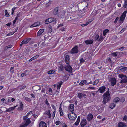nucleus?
<instances>
[{
    "label": "nucleus",
    "instance_id": "nucleus-39",
    "mask_svg": "<svg viewBox=\"0 0 127 127\" xmlns=\"http://www.w3.org/2000/svg\"><path fill=\"white\" fill-rule=\"evenodd\" d=\"M120 100V98L118 97H116L114 99V102H118Z\"/></svg>",
    "mask_w": 127,
    "mask_h": 127
},
{
    "label": "nucleus",
    "instance_id": "nucleus-24",
    "mask_svg": "<svg viewBox=\"0 0 127 127\" xmlns=\"http://www.w3.org/2000/svg\"><path fill=\"white\" fill-rule=\"evenodd\" d=\"M16 106H14V107H11L8 109H7L5 111L6 112H8L12 111L14 110L15 109V107H16Z\"/></svg>",
    "mask_w": 127,
    "mask_h": 127
},
{
    "label": "nucleus",
    "instance_id": "nucleus-40",
    "mask_svg": "<svg viewBox=\"0 0 127 127\" xmlns=\"http://www.w3.org/2000/svg\"><path fill=\"white\" fill-rule=\"evenodd\" d=\"M109 30L106 29L103 32V35L104 36H105L106 34L108 32Z\"/></svg>",
    "mask_w": 127,
    "mask_h": 127
},
{
    "label": "nucleus",
    "instance_id": "nucleus-21",
    "mask_svg": "<svg viewBox=\"0 0 127 127\" xmlns=\"http://www.w3.org/2000/svg\"><path fill=\"white\" fill-rule=\"evenodd\" d=\"M74 105L73 104H70L69 107V110L71 112H73L74 110Z\"/></svg>",
    "mask_w": 127,
    "mask_h": 127
},
{
    "label": "nucleus",
    "instance_id": "nucleus-15",
    "mask_svg": "<svg viewBox=\"0 0 127 127\" xmlns=\"http://www.w3.org/2000/svg\"><path fill=\"white\" fill-rule=\"evenodd\" d=\"M105 89L106 88L105 86H102L99 88L98 91L100 93H102L105 91Z\"/></svg>",
    "mask_w": 127,
    "mask_h": 127
},
{
    "label": "nucleus",
    "instance_id": "nucleus-4",
    "mask_svg": "<svg viewBox=\"0 0 127 127\" xmlns=\"http://www.w3.org/2000/svg\"><path fill=\"white\" fill-rule=\"evenodd\" d=\"M69 119L71 120H75L77 117L76 115L74 113H71L69 114L68 116Z\"/></svg>",
    "mask_w": 127,
    "mask_h": 127
},
{
    "label": "nucleus",
    "instance_id": "nucleus-29",
    "mask_svg": "<svg viewBox=\"0 0 127 127\" xmlns=\"http://www.w3.org/2000/svg\"><path fill=\"white\" fill-rule=\"evenodd\" d=\"M80 116H78V117L77 121L75 123V125L77 126L78 125V124L80 121Z\"/></svg>",
    "mask_w": 127,
    "mask_h": 127
},
{
    "label": "nucleus",
    "instance_id": "nucleus-6",
    "mask_svg": "<svg viewBox=\"0 0 127 127\" xmlns=\"http://www.w3.org/2000/svg\"><path fill=\"white\" fill-rule=\"evenodd\" d=\"M64 68L66 71L68 72L71 73L72 72V68L69 64H67L66 65H65Z\"/></svg>",
    "mask_w": 127,
    "mask_h": 127
},
{
    "label": "nucleus",
    "instance_id": "nucleus-46",
    "mask_svg": "<svg viewBox=\"0 0 127 127\" xmlns=\"http://www.w3.org/2000/svg\"><path fill=\"white\" fill-rule=\"evenodd\" d=\"M14 67H11V68L10 70V72L11 73H13L14 72Z\"/></svg>",
    "mask_w": 127,
    "mask_h": 127
},
{
    "label": "nucleus",
    "instance_id": "nucleus-2",
    "mask_svg": "<svg viewBox=\"0 0 127 127\" xmlns=\"http://www.w3.org/2000/svg\"><path fill=\"white\" fill-rule=\"evenodd\" d=\"M23 123L21 124L19 127H25L27 126L31 122V121L29 118L24 119Z\"/></svg>",
    "mask_w": 127,
    "mask_h": 127
},
{
    "label": "nucleus",
    "instance_id": "nucleus-28",
    "mask_svg": "<svg viewBox=\"0 0 127 127\" xmlns=\"http://www.w3.org/2000/svg\"><path fill=\"white\" fill-rule=\"evenodd\" d=\"M58 8L57 7L55 8L53 12L54 15H56L57 14L58 11Z\"/></svg>",
    "mask_w": 127,
    "mask_h": 127
},
{
    "label": "nucleus",
    "instance_id": "nucleus-14",
    "mask_svg": "<svg viewBox=\"0 0 127 127\" xmlns=\"http://www.w3.org/2000/svg\"><path fill=\"white\" fill-rule=\"evenodd\" d=\"M93 39H94L95 41L97 40L99 41V36L97 34L95 33L93 36Z\"/></svg>",
    "mask_w": 127,
    "mask_h": 127
},
{
    "label": "nucleus",
    "instance_id": "nucleus-34",
    "mask_svg": "<svg viewBox=\"0 0 127 127\" xmlns=\"http://www.w3.org/2000/svg\"><path fill=\"white\" fill-rule=\"evenodd\" d=\"M23 98H24V99L27 101L28 102H31V99L30 98L25 97H24Z\"/></svg>",
    "mask_w": 127,
    "mask_h": 127
},
{
    "label": "nucleus",
    "instance_id": "nucleus-55",
    "mask_svg": "<svg viewBox=\"0 0 127 127\" xmlns=\"http://www.w3.org/2000/svg\"><path fill=\"white\" fill-rule=\"evenodd\" d=\"M11 47V45H9L8 46H6V49H8L9 48H10Z\"/></svg>",
    "mask_w": 127,
    "mask_h": 127
},
{
    "label": "nucleus",
    "instance_id": "nucleus-17",
    "mask_svg": "<svg viewBox=\"0 0 127 127\" xmlns=\"http://www.w3.org/2000/svg\"><path fill=\"white\" fill-rule=\"evenodd\" d=\"M39 127H47L46 123L44 122L41 121L39 124Z\"/></svg>",
    "mask_w": 127,
    "mask_h": 127
},
{
    "label": "nucleus",
    "instance_id": "nucleus-12",
    "mask_svg": "<svg viewBox=\"0 0 127 127\" xmlns=\"http://www.w3.org/2000/svg\"><path fill=\"white\" fill-rule=\"evenodd\" d=\"M126 126V124L123 122H119L118 124V127H124Z\"/></svg>",
    "mask_w": 127,
    "mask_h": 127
},
{
    "label": "nucleus",
    "instance_id": "nucleus-35",
    "mask_svg": "<svg viewBox=\"0 0 127 127\" xmlns=\"http://www.w3.org/2000/svg\"><path fill=\"white\" fill-rule=\"evenodd\" d=\"M127 67H121L119 69V70H122L123 71H125L127 70Z\"/></svg>",
    "mask_w": 127,
    "mask_h": 127
},
{
    "label": "nucleus",
    "instance_id": "nucleus-26",
    "mask_svg": "<svg viewBox=\"0 0 127 127\" xmlns=\"http://www.w3.org/2000/svg\"><path fill=\"white\" fill-rule=\"evenodd\" d=\"M44 114L48 116V117L49 118L51 117V114L50 113V111L49 110L46 111L45 112Z\"/></svg>",
    "mask_w": 127,
    "mask_h": 127
},
{
    "label": "nucleus",
    "instance_id": "nucleus-54",
    "mask_svg": "<svg viewBox=\"0 0 127 127\" xmlns=\"http://www.w3.org/2000/svg\"><path fill=\"white\" fill-rule=\"evenodd\" d=\"M26 87V86H23L22 87H21V88H20V90H22L23 89H24Z\"/></svg>",
    "mask_w": 127,
    "mask_h": 127
},
{
    "label": "nucleus",
    "instance_id": "nucleus-22",
    "mask_svg": "<svg viewBox=\"0 0 127 127\" xmlns=\"http://www.w3.org/2000/svg\"><path fill=\"white\" fill-rule=\"evenodd\" d=\"M44 31V29H40L37 33V35L38 36L40 35Z\"/></svg>",
    "mask_w": 127,
    "mask_h": 127
},
{
    "label": "nucleus",
    "instance_id": "nucleus-48",
    "mask_svg": "<svg viewBox=\"0 0 127 127\" xmlns=\"http://www.w3.org/2000/svg\"><path fill=\"white\" fill-rule=\"evenodd\" d=\"M27 74H26V73H22L21 75V77H23L24 76H27Z\"/></svg>",
    "mask_w": 127,
    "mask_h": 127
},
{
    "label": "nucleus",
    "instance_id": "nucleus-7",
    "mask_svg": "<svg viewBox=\"0 0 127 127\" xmlns=\"http://www.w3.org/2000/svg\"><path fill=\"white\" fill-rule=\"evenodd\" d=\"M78 52V46H75L71 50V53L72 54H75L77 53Z\"/></svg>",
    "mask_w": 127,
    "mask_h": 127
},
{
    "label": "nucleus",
    "instance_id": "nucleus-61",
    "mask_svg": "<svg viewBox=\"0 0 127 127\" xmlns=\"http://www.w3.org/2000/svg\"><path fill=\"white\" fill-rule=\"evenodd\" d=\"M112 55L114 56H116L117 55L116 53H113L112 54Z\"/></svg>",
    "mask_w": 127,
    "mask_h": 127
},
{
    "label": "nucleus",
    "instance_id": "nucleus-32",
    "mask_svg": "<svg viewBox=\"0 0 127 127\" xmlns=\"http://www.w3.org/2000/svg\"><path fill=\"white\" fill-rule=\"evenodd\" d=\"M116 106V104L114 103H111L109 107L110 108L112 109H113Z\"/></svg>",
    "mask_w": 127,
    "mask_h": 127
},
{
    "label": "nucleus",
    "instance_id": "nucleus-59",
    "mask_svg": "<svg viewBox=\"0 0 127 127\" xmlns=\"http://www.w3.org/2000/svg\"><path fill=\"white\" fill-rule=\"evenodd\" d=\"M125 30V28H123L122 30L120 32V33H122Z\"/></svg>",
    "mask_w": 127,
    "mask_h": 127
},
{
    "label": "nucleus",
    "instance_id": "nucleus-49",
    "mask_svg": "<svg viewBox=\"0 0 127 127\" xmlns=\"http://www.w3.org/2000/svg\"><path fill=\"white\" fill-rule=\"evenodd\" d=\"M85 60L83 58H81L80 60V63H82L84 62Z\"/></svg>",
    "mask_w": 127,
    "mask_h": 127
},
{
    "label": "nucleus",
    "instance_id": "nucleus-53",
    "mask_svg": "<svg viewBox=\"0 0 127 127\" xmlns=\"http://www.w3.org/2000/svg\"><path fill=\"white\" fill-rule=\"evenodd\" d=\"M45 104L48 106L49 105V104L48 102L47 99H46L45 100Z\"/></svg>",
    "mask_w": 127,
    "mask_h": 127
},
{
    "label": "nucleus",
    "instance_id": "nucleus-47",
    "mask_svg": "<svg viewBox=\"0 0 127 127\" xmlns=\"http://www.w3.org/2000/svg\"><path fill=\"white\" fill-rule=\"evenodd\" d=\"M123 120L126 121H127V116L125 115L123 117Z\"/></svg>",
    "mask_w": 127,
    "mask_h": 127
},
{
    "label": "nucleus",
    "instance_id": "nucleus-62",
    "mask_svg": "<svg viewBox=\"0 0 127 127\" xmlns=\"http://www.w3.org/2000/svg\"><path fill=\"white\" fill-rule=\"evenodd\" d=\"M59 91H58V90L56 91V92H55V94L56 95H58Z\"/></svg>",
    "mask_w": 127,
    "mask_h": 127
},
{
    "label": "nucleus",
    "instance_id": "nucleus-50",
    "mask_svg": "<svg viewBox=\"0 0 127 127\" xmlns=\"http://www.w3.org/2000/svg\"><path fill=\"white\" fill-rule=\"evenodd\" d=\"M60 122L59 121H57L55 122V124L57 125H59L60 124Z\"/></svg>",
    "mask_w": 127,
    "mask_h": 127
},
{
    "label": "nucleus",
    "instance_id": "nucleus-9",
    "mask_svg": "<svg viewBox=\"0 0 127 127\" xmlns=\"http://www.w3.org/2000/svg\"><path fill=\"white\" fill-rule=\"evenodd\" d=\"M110 81L111 85L114 86L115 85L116 83V80L114 78H111L110 80Z\"/></svg>",
    "mask_w": 127,
    "mask_h": 127
},
{
    "label": "nucleus",
    "instance_id": "nucleus-41",
    "mask_svg": "<svg viewBox=\"0 0 127 127\" xmlns=\"http://www.w3.org/2000/svg\"><path fill=\"white\" fill-rule=\"evenodd\" d=\"M99 82V80H96L94 82V84L93 85H95L97 84Z\"/></svg>",
    "mask_w": 127,
    "mask_h": 127
},
{
    "label": "nucleus",
    "instance_id": "nucleus-30",
    "mask_svg": "<svg viewBox=\"0 0 127 127\" xmlns=\"http://www.w3.org/2000/svg\"><path fill=\"white\" fill-rule=\"evenodd\" d=\"M55 72V70H51L48 71L47 73L48 74H53Z\"/></svg>",
    "mask_w": 127,
    "mask_h": 127
},
{
    "label": "nucleus",
    "instance_id": "nucleus-1",
    "mask_svg": "<svg viewBox=\"0 0 127 127\" xmlns=\"http://www.w3.org/2000/svg\"><path fill=\"white\" fill-rule=\"evenodd\" d=\"M110 94L109 93V91H107L103 95V103L105 104L108 102L111 99Z\"/></svg>",
    "mask_w": 127,
    "mask_h": 127
},
{
    "label": "nucleus",
    "instance_id": "nucleus-43",
    "mask_svg": "<svg viewBox=\"0 0 127 127\" xmlns=\"http://www.w3.org/2000/svg\"><path fill=\"white\" fill-rule=\"evenodd\" d=\"M14 32H10L8 34H7L6 36L12 35L14 34Z\"/></svg>",
    "mask_w": 127,
    "mask_h": 127
},
{
    "label": "nucleus",
    "instance_id": "nucleus-10",
    "mask_svg": "<svg viewBox=\"0 0 127 127\" xmlns=\"http://www.w3.org/2000/svg\"><path fill=\"white\" fill-rule=\"evenodd\" d=\"M65 61L66 63L68 64H69L70 62V56L69 55H66L65 58Z\"/></svg>",
    "mask_w": 127,
    "mask_h": 127
},
{
    "label": "nucleus",
    "instance_id": "nucleus-16",
    "mask_svg": "<svg viewBox=\"0 0 127 127\" xmlns=\"http://www.w3.org/2000/svg\"><path fill=\"white\" fill-rule=\"evenodd\" d=\"M34 91H37L38 90H39L41 89V87L39 86H33L32 88Z\"/></svg>",
    "mask_w": 127,
    "mask_h": 127
},
{
    "label": "nucleus",
    "instance_id": "nucleus-38",
    "mask_svg": "<svg viewBox=\"0 0 127 127\" xmlns=\"http://www.w3.org/2000/svg\"><path fill=\"white\" fill-rule=\"evenodd\" d=\"M59 110L60 112V115L61 116H63V112H62V108L60 107L59 109Z\"/></svg>",
    "mask_w": 127,
    "mask_h": 127
},
{
    "label": "nucleus",
    "instance_id": "nucleus-52",
    "mask_svg": "<svg viewBox=\"0 0 127 127\" xmlns=\"http://www.w3.org/2000/svg\"><path fill=\"white\" fill-rule=\"evenodd\" d=\"M30 49L28 48H27L26 50V53H28L30 51Z\"/></svg>",
    "mask_w": 127,
    "mask_h": 127
},
{
    "label": "nucleus",
    "instance_id": "nucleus-64",
    "mask_svg": "<svg viewBox=\"0 0 127 127\" xmlns=\"http://www.w3.org/2000/svg\"><path fill=\"white\" fill-rule=\"evenodd\" d=\"M123 7L125 8L127 7V4L124 3L123 5Z\"/></svg>",
    "mask_w": 127,
    "mask_h": 127
},
{
    "label": "nucleus",
    "instance_id": "nucleus-20",
    "mask_svg": "<svg viewBox=\"0 0 127 127\" xmlns=\"http://www.w3.org/2000/svg\"><path fill=\"white\" fill-rule=\"evenodd\" d=\"M40 25V22H37L31 25L30 26V27L32 28L35 27L39 26Z\"/></svg>",
    "mask_w": 127,
    "mask_h": 127
},
{
    "label": "nucleus",
    "instance_id": "nucleus-45",
    "mask_svg": "<svg viewBox=\"0 0 127 127\" xmlns=\"http://www.w3.org/2000/svg\"><path fill=\"white\" fill-rule=\"evenodd\" d=\"M5 15L6 17H9V14L8 12H7V10H5Z\"/></svg>",
    "mask_w": 127,
    "mask_h": 127
},
{
    "label": "nucleus",
    "instance_id": "nucleus-60",
    "mask_svg": "<svg viewBox=\"0 0 127 127\" xmlns=\"http://www.w3.org/2000/svg\"><path fill=\"white\" fill-rule=\"evenodd\" d=\"M30 95L32 97V98H35V96L33 94H31Z\"/></svg>",
    "mask_w": 127,
    "mask_h": 127
},
{
    "label": "nucleus",
    "instance_id": "nucleus-27",
    "mask_svg": "<svg viewBox=\"0 0 127 127\" xmlns=\"http://www.w3.org/2000/svg\"><path fill=\"white\" fill-rule=\"evenodd\" d=\"M87 83V81L86 80L82 81L80 82L79 84L80 85L83 86L85 84Z\"/></svg>",
    "mask_w": 127,
    "mask_h": 127
},
{
    "label": "nucleus",
    "instance_id": "nucleus-44",
    "mask_svg": "<svg viewBox=\"0 0 127 127\" xmlns=\"http://www.w3.org/2000/svg\"><path fill=\"white\" fill-rule=\"evenodd\" d=\"M103 37H102V35H101L99 37V38L98 39L99 41H102L103 40Z\"/></svg>",
    "mask_w": 127,
    "mask_h": 127
},
{
    "label": "nucleus",
    "instance_id": "nucleus-18",
    "mask_svg": "<svg viewBox=\"0 0 127 127\" xmlns=\"http://www.w3.org/2000/svg\"><path fill=\"white\" fill-rule=\"evenodd\" d=\"M93 118V115L91 114H90L87 116V119L89 121L91 120Z\"/></svg>",
    "mask_w": 127,
    "mask_h": 127
},
{
    "label": "nucleus",
    "instance_id": "nucleus-25",
    "mask_svg": "<svg viewBox=\"0 0 127 127\" xmlns=\"http://www.w3.org/2000/svg\"><path fill=\"white\" fill-rule=\"evenodd\" d=\"M20 105L19 107H18V109L19 110H22L23 109V104L21 102H20Z\"/></svg>",
    "mask_w": 127,
    "mask_h": 127
},
{
    "label": "nucleus",
    "instance_id": "nucleus-3",
    "mask_svg": "<svg viewBox=\"0 0 127 127\" xmlns=\"http://www.w3.org/2000/svg\"><path fill=\"white\" fill-rule=\"evenodd\" d=\"M119 77L121 79L120 82V83H126L127 82V78L126 75L122 74H119Z\"/></svg>",
    "mask_w": 127,
    "mask_h": 127
},
{
    "label": "nucleus",
    "instance_id": "nucleus-5",
    "mask_svg": "<svg viewBox=\"0 0 127 127\" xmlns=\"http://www.w3.org/2000/svg\"><path fill=\"white\" fill-rule=\"evenodd\" d=\"M56 20L55 18L51 17L47 19L45 21V24H48L53 21L55 22Z\"/></svg>",
    "mask_w": 127,
    "mask_h": 127
},
{
    "label": "nucleus",
    "instance_id": "nucleus-58",
    "mask_svg": "<svg viewBox=\"0 0 127 127\" xmlns=\"http://www.w3.org/2000/svg\"><path fill=\"white\" fill-rule=\"evenodd\" d=\"M125 101L124 98H121V101L122 102H123Z\"/></svg>",
    "mask_w": 127,
    "mask_h": 127
},
{
    "label": "nucleus",
    "instance_id": "nucleus-36",
    "mask_svg": "<svg viewBox=\"0 0 127 127\" xmlns=\"http://www.w3.org/2000/svg\"><path fill=\"white\" fill-rule=\"evenodd\" d=\"M62 83L61 82H59L58 83V84L57 86V89L58 90H59V89H60V87L62 85Z\"/></svg>",
    "mask_w": 127,
    "mask_h": 127
},
{
    "label": "nucleus",
    "instance_id": "nucleus-63",
    "mask_svg": "<svg viewBox=\"0 0 127 127\" xmlns=\"http://www.w3.org/2000/svg\"><path fill=\"white\" fill-rule=\"evenodd\" d=\"M7 102L8 103H11V99L9 98L8 99Z\"/></svg>",
    "mask_w": 127,
    "mask_h": 127
},
{
    "label": "nucleus",
    "instance_id": "nucleus-56",
    "mask_svg": "<svg viewBox=\"0 0 127 127\" xmlns=\"http://www.w3.org/2000/svg\"><path fill=\"white\" fill-rule=\"evenodd\" d=\"M118 19L119 18L118 17H117L114 21V23H116L117 22Z\"/></svg>",
    "mask_w": 127,
    "mask_h": 127
},
{
    "label": "nucleus",
    "instance_id": "nucleus-19",
    "mask_svg": "<svg viewBox=\"0 0 127 127\" xmlns=\"http://www.w3.org/2000/svg\"><path fill=\"white\" fill-rule=\"evenodd\" d=\"M125 16L122 14L121 15L120 20L119 21V22L120 23H122L123 22V21L124 20L125 18Z\"/></svg>",
    "mask_w": 127,
    "mask_h": 127
},
{
    "label": "nucleus",
    "instance_id": "nucleus-23",
    "mask_svg": "<svg viewBox=\"0 0 127 127\" xmlns=\"http://www.w3.org/2000/svg\"><path fill=\"white\" fill-rule=\"evenodd\" d=\"M93 42V40H87L85 41V42L87 45L92 44Z\"/></svg>",
    "mask_w": 127,
    "mask_h": 127
},
{
    "label": "nucleus",
    "instance_id": "nucleus-51",
    "mask_svg": "<svg viewBox=\"0 0 127 127\" xmlns=\"http://www.w3.org/2000/svg\"><path fill=\"white\" fill-rule=\"evenodd\" d=\"M63 26V24H59L58 26L57 27V28H59L60 27H62Z\"/></svg>",
    "mask_w": 127,
    "mask_h": 127
},
{
    "label": "nucleus",
    "instance_id": "nucleus-33",
    "mask_svg": "<svg viewBox=\"0 0 127 127\" xmlns=\"http://www.w3.org/2000/svg\"><path fill=\"white\" fill-rule=\"evenodd\" d=\"M38 57H39V55H36V56H34V57H32V58H31L29 60V61H31L37 58Z\"/></svg>",
    "mask_w": 127,
    "mask_h": 127
},
{
    "label": "nucleus",
    "instance_id": "nucleus-8",
    "mask_svg": "<svg viewBox=\"0 0 127 127\" xmlns=\"http://www.w3.org/2000/svg\"><path fill=\"white\" fill-rule=\"evenodd\" d=\"M31 39V38H29L23 40L21 43L20 46H21L27 43Z\"/></svg>",
    "mask_w": 127,
    "mask_h": 127
},
{
    "label": "nucleus",
    "instance_id": "nucleus-11",
    "mask_svg": "<svg viewBox=\"0 0 127 127\" xmlns=\"http://www.w3.org/2000/svg\"><path fill=\"white\" fill-rule=\"evenodd\" d=\"M86 96V95L84 93H78V97L80 99H81L83 97L85 98Z\"/></svg>",
    "mask_w": 127,
    "mask_h": 127
},
{
    "label": "nucleus",
    "instance_id": "nucleus-37",
    "mask_svg": "<svg viewBox=\"0 0 127 127\" xmlns=\"http://www.w3.org/2000/svg\"><path fill=\"white\" fill-rule=\"evenodd\" d=\"M58 69L59 70L63 71L64 69V66L63 65H60L59 67L58 68Z\"/></svg>",
    "mask_w": 127,
    "mask_h": 127
},
{
    "label": "nucleus",
    "instance_id": "nucleus-13",
    "mask_svg": "<svg viewBox=\"0 0 127 127\" xmlns=\"http://www.w3.org/2000/svg\"><path fill=\"white\" fill-rule=\"evenodd\" d=\"M87 124L86 120V119H83L81 121L80 124L82 127H83Z\"/></svg>",
    "mask_w": 127,
    "mask_h": 127
},
{
    "label": "nucleus",
    "instance_id": "nucleus-31",
    "mask_svg": "<svg viewBox=\"0 0 127 127\" xmlns=\"http://www.w3.org/2000/svg\"><path fill=\"white\" fill-rule=\"evenodd\" d=\"M32 111H30L29 112H28L26 116H24L23 117V119H26V118H28V116L30 115V114H32Z\"/></svg>",
    "mask_w": 127,
    "mask_h": 127
},
{
    "label": "nucleus",
    "instance_id": "nucleus-42",
    "mask_svg": "<svg viewBox=\"0 0 127 127\" xmlns=\"http://www.w3.org/2000/svg\"><path fill=\"white\" fill-rule=\"evenodd\" d=\"M65 12L64 11H63L61 12V17L62 18L64 17V16L65 15Z\"/></svg>",
    "mask_w": 127,
    "mask_h": 127
},
{
    "label": "nucleus",
    "instance_id": "nucleus-57",
    "mask_svg": "<svg viewBox=\"0 0 127 127\" xmlns=\"http://www.w3.org/2000/svg\"><path fill=\"white\" fill-rule=\"evenodd\" d=\"M55 111H54V112H53V114H52V116H53V118L55 116Z\"/></svg>",
    "mask_w": 127,
    "mask_h": 127
}]
</instances>
